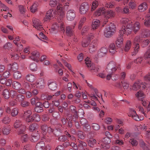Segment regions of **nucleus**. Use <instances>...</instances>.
<instances>
[{
  "label": "nucleus",
  "instance_id": "052dcab7",
  "mask_svg": "<svg viewBox=\"0 0 150 150\" xmlns=\"http://www.w3.org/2000/svg\"><path fill=\"white\" fill-rule=\"evenodd\" d=\"M122 86L125 89H127L129 87V83L126 80H124L122 82Z\"/></svg>",
  "mask_w": 150,
  "mask_h": 150
},
{
  "label": "nucleus",
  "instance_id": "774afa93",
  "mask_svg": "<svg viewBox=\"0 0 150 150\" xmlns=\"http://www.w3.org/2000/svg\"><path fill=\"white\" fill-rule=\"evenodd\" d=\"M144 57L146 59L150 58V49L147 50L145 52L144 55Z\"/></svg>",
  "mask_w": 150,
  "mask_h": 150
},
{
  "label": "nucleus",
  "instance_id": "f8f14e48",
  "mask_svg": "<svg viewBox=\"0 0 150 150\" xmlns=\"http://www.w3.org/2000/svg\"><path fill=\"white\" fill-rule=\"evenodd\" d=\"M89 5L86 3H82L80 6L79 11L81 14H85L88 11L89 8Z\"/></svg>",
  "mask_w": 150,
  "mask_h": 150
},
{
  "label": "nucleus",
  "instance_id": "0eeeda50",
  "mask_svg": "<svg viewBox=\"0 0 150 150\" xmlns=\"http://www.w3.org/2000/svg\"><path fill=\"white\" fill-rule=\"evenodd\" d=\"M13 125L14 127L16 129L18 128L21 126L22 127L23 129H20L18 131V133L19 134L24 133L26 128V127L25 125H22L21 121L20 120H16L14 122Z\"/></svg>",
  "mask_w": 150,
  "mask_h": 150
},
{
  "label": "nucleus",
  "instance_id": "9b49d317",
  "mask_svg": "<svg viewBox=\"0 0 150 150\" xmlns=\"http://www.w3.org/2000/svg\"><path fill=\"white\" fill-rule=\"evenodd\" d=\"M33 26L38 30L42 31L44 30L42 23L38 19L34 18L33 19Z\"/></svg>",
  "mask_w": 150,
  "mask_h": 150
},
{
  "label": "nucleus",
  "instance_id": "c756f323",
  "mask_svg": "<svg viewBox=\"0 0 150 150\" xmlns=\"http://www.w3.org/2000/svg\"><path fill=\"white\" fill-rule=\"evenodd\" d=\"M41 103L39 102H37L36 103V107L35 108V112H41L43 111V108Z\"/></svg>",
  "mask_w": 150,
  "mask_h": 150
},
{
  "label": "nucleus",
  "instance_id": "2f4dec72",
  "mask_svg": "<svg viewBox=\"0 0 150 150\" xmlns=\"http://www.w3.org/2000/svg\"><path fill=\"white\" fill-rule=\"evenodd\" d=\"M145 18L144 23V25L147 27H150V15L147 14L145 16Z\"/></svg>",
  "mask_w": 150,
  "mask_h": 150
},
{
  "label": "nucleus",
  "instance_id": "5fc2aeb1",
  "mask_svg": "<svg viewBox=\"0 0 150 150\" xmlns=\"http://www.w3.org/2000/svg\"><path fill=\"white\" fill-rule=\"evenodd\" d=\"M18 109L16 108H13L11 110V115L13 117H15L16 116L18 112Z\"/></svg>",
  "mask_w": 150,
  "mask_h": 150
},
{
  "label": "nucleus",
  "instance_id": "79ce46f5",
  "mask_svg": "<svg viewBox=\"0 0 150 150\" xmlns=\"http://www.w3.org/2000/svg\"><path fill=\"white\" fill-rule=\"evenodd\" d=\"M40 135L39 134H37L36 135H33L31 136L30 140L31 142H37L40 138Z\"/></svg>",
  "mask_w": 150,
  "mask_h": 150
},
{
  "label": "nucleus",
  "instance_id": "1a4fd4ad",
  "mask_svg": "<svg viewBox=\"0 0 150 150\" xmlns=\"http://www.w3.org/2000/svg\"><path fill=\"white\" fill-rule=\"evenodd\" d=\"M146 84L143 83L140 80H138L136 81L132 86V89L134 91H137L139 88L144 89L146 87Z\"/></svg>",
  "mask_w": 150,
  "mask_h": 150
},
{
  "label": "nucleus",
  "instance_id": "7ed1b4c3",
  "mask_svg": "<svg viewBox=\"0 0 150 150\" xmlns=\"http://www.w3.org/2000/svg\"><path fill=\"white\" fill-rule=\"evenodd\" d=\"M119 68V66H117L115 62L111 61L108 64L105 70L107 72L113 73L116 71L117 68Z\"/></svg>",
  "mask_w": 150,
  "mask_h": 150
},
{
  "label": "nucleus",
  "instance_id": "680f3d73",
  "mask_svg": "<svg viewBox=\"0 0 150 150\" xmlns=\"http://www.w3.org/2000/svg\"><path fill=\"white\" fill-rule=\"evenodd\" d=\"M98 3L97 1L95 0L93 1L91 6V11H94L98 6Z\"/></svg>",
  "mask_w": 150,
  "mask_h": 150
},
{
  "label": "nucleus",
  "instance_id": "c03bdc74",
  "mask_svg": "<svg viewBox=\"0 0 150 150\" xmlns=\"http://www.w3.org/2000/svg\"><path fill=\"white\" fill-rule=\"evenodd\" d=\"M128 6L130 9H134L136 8L137 5L135 1H131L129 2Z\"/></svg>",
  "mask_w": 150,
  "mask_h": 150
},
{
  "label": "nucleus",
  "instance_id": "4c0bfd02",
  "mask_svg": "<svg viewBox=\"0 0 150 150\" xmlns=\"http://www.w3.org/2000/svg\"><path fill=\"white\" fill-rule=\"evenodd\" d=\"M134 50L132 52V55L134 56L136 55L138 53L139 49V44L137 43L136 45H134Z\"/></svg>",
  "mask_w": 150,
  "mask_h": 150
},
{
  "label": "nucleus",
  "instance_id": "39448f33",
  "mask_svg": "<svg viewBox=\"0 0 150 150\" xmlns=\"http://www.w3.org/2000/svg\"><path fill=\"white\" fill-rule=\"evenodd\" d=\"M41 128L42 130V134H43V138L44 139H47V137L50 136L48 134H47V133L49 134H53V129L50 127H48L46 125H42L41 126Z\"/></svg>",
  "mask_w": 150,
  "mask_h": 150
},
{
  "label": "nucleus",
  "instance_id": "dca6fc26",
  "mask_svg": "<svg viewBox=\"0 0 150 150\" xmlns=\"http://www.w3.org/2000/svg\"><path fill=\"white\" fill-rule=\"evenodd\" d=\"M97 41L96 39L95 40L91 43L89 48V50L90 53H92L96 50L97 46Z\"/></svg>",
  "mask_w": 150,
  "mask_h": 150
},
{
  "label": "nucleus",
  "instance_id": "72a5a7b5",
  "mask_svg": "<svg viewBox=\"0 0 150 150\" xmlns=\"http://www.w3.org/2000/svg\"><path fill=\"white\" fill-rule=\"evenodd\" d=\"M11 118L7 115L4 117L1 120V122L3 124H9L11 122Z\"/></svg>",
  "mask_w": 150,
  "mask_h": 150
},
{
  "label": "nucleus",
  "instance_id": "5701e85b",
  "mask_svg": "<svg viewBox=\"0 0 150 150\" xmlns=\"http://www.w3.org/2000/svg\"><path fill=\"white\" fill-rule=\"evenodd\" d=\"M108 52L106 47H103L101 48L98 52V57H102L105 56Z\"/></svg>",
  "mask_w": 150,
  "mask_h": 150
},
{
  "label": "nucleus",
  "instance_id": "7c9ffc66",
  "mask_svg": "<svg viewBox=\"0 0 150 150\" xmlns=\"http://www.w3.org/2000/svg\"><path fill=\"white\" fill-rule=\"evenodd\" d=\"M132 30H133L134 33H136L139 29L140 28V23L139 22L137 21L135 22L133 26H132Z\"/></svg>",
  "mask_w": 150,
  "mask_h": 150
},
{
  "label": "nucleus",
  "instance_id": "a18cd8bd",
  "mask_svg": "<svg viewBox=\"0 0 150 150\" xmlns=\"http://www.w3.org/2000/svg\"><path fill=\"white\" fill-rule=\"evenodd\" d=\"M25 98V97L21 94H18L15 100L18 102H21L23 101Z\"/></svg>",
  "mask_w": 150,
  "mask_h": 150
},
{
  "label": "nucleus",
  "instance_id": "4468645a",
  "mask_svg": "<svg viewBox=\"0 0 150 150\" xmlns=\"http://www.w3.org/2000/svg\"><path fill=\"white\" fill-rule=\"evenodd\" d=\"M129 116L132 117V118L137 121H139L142 120V118H140L137 114L136 111L132 108L129 109Z\"/></svg>",
  "mask_w": 150,
  "mask_h": 150
},
{
  "label": "nucleus",
  "instance_id": "f704fd0d",
  "mask_svg": "<svg viewBox=\"0 0 150 150\" xmlns=\"http://www.w3.org/2000/svg\"><path fill=\"white\" fill-rule=\"evenodd\" d=\"M45 144L44 142L41 141L37 144L36 146V150H42L44 147Z\"/></svg>",
  "mask_w": 150,
  "mask_h": 150
},
{
  "label": "nucleus",
  "instance_id": "f3484780",
  "mask_svg": "<svg viewBox=\"0 0 150 150\" xmlns=\"http://www.w3.org/2000/svg\"><path fill=\"white\" fill-rule=\"evenodd\" d=\"M31 56L29 57V58L35 61L38 62V60L37 59L39 57V52L36 50L34 51L31 52Z\"/></svg>",
  "mask_w": 150,
  "mask_h": 150
},
{
  "label": "nucleus",
  "instance_id": "bf43d9fd",
  "mask_svg": "<svg viewBox=\"0 0 150 150\" xmlns=\"http://www.w3.org/2000/svg\"><path fill=\"white\" fill-rule=\"evenodd\" d=\"M10 94L11 97L12 98H16L18 95L17 92L14 90L11 91Z\"/></svg>",
  "mask_w": 150,
  "mask_h": 150
},
{
  "label": "nucleus",
  "instance_id": "ddd939ff",
  "mask_svg": "<svg viewBox=\"0 0 150 150\" xmlns=\"http://www.w3.org/2000/svg\"><path fill=\"white\" fill-rule=\"evenodd\" d=\"M122 32V31L120 30V34L116 41V44L117 47H120L122 45L123 41V34H125V33H123V32Z\"/></svg>",
  "mask_w": 150,
  "mask_h": 150
},
{
  "label": "nucleus",
  "instance_id": "a19ab883",
  "mask_svg": "<svg viewBox=\"0 0 150 150\" xmlns=\"http://www.w3.org/2000/svg\"><path fill=\"white\" fill-rule=\"evenodd\" d=\"M121 13L125 14H128L130 13L129 8L127 6H125L122 9Z\"/></svg>",
  "mask_w": 150,
  "mask_h": 150
},
{
  "label": "nucleus",
  "instance_id": "6ab92c4d",
  "mask_svg": "<svg viewBox=\"0 0 150 150\" xmlns=\"http://www.w3.org/2000/svg\"><path fill=\"white\" fill-rule=\"evenodd\" d=\"M60 0H50L49 5L51 7H54L57 6V7L59 5H60L62 10H63L62 5L60 3Z\"/></svg>",
  "mask_w": 150,
  "mask_h": 150
},
{
  "label": "nucleus",
  "instance_id": "69168bd1",
  "mask_svg": "<svg viewBox=\"0 0 150 150\" xmlns=\"http://www.w3.org/2000/svg\"><path fill=\"white\" fill-rule=\"evenodd\" d=\"M28 138L27 134L23 135L21 137V141L22 143L25 142L27 141Z\"/></svg>",
  "mask_w": 150,
  "mask_h": 150
},
{
  "label": "nucleus",
  "instance_id": "49530a36",
  "mask_svg": "<svg viewBox=\"0 0 150 150\" xmlns=\"http://www.w3.org/2000/svg\"><path fill=\"white\" fill-rule=\"evenodd\" d=\"M142 39L139 36H137L135 37L133 41V44L134 45H136V44H139L142 41Z\"/></svg>",
  "mask_w": 150,
  "mask_h": 150
},
{
  "label": "nucleus",
  "instance_id": "393cba45",
  "mask_svg": "<svg viewBox=\"0 0 150 150\" xmlns=\"http://www.w3.org/2000/svg\"><path fill=\"white\" fill-rule=\"evenodd\" d=\"M100 25V21L99 20L97 19H94L92 23L91 28L93 30L97 29Z\"/></svg>",
  "mask_w": 150,
  "mask_h": 150
},
{
  "label": "nucleus",
  "instance_id": "09e8293b",
  "mask_svg": "<svg viewBox=\"0 0 150 150\" xmlns=\"http://www.w3.org/2000/svg\"><path fill=\"white\" fill-rule=\"evenodd\" d=\"M140 146L144 150H150V148L149 146H146L144 142L142 141L140 142Z\"/></svg>",
  "mask_w": 150,
  "mask_h": 150
},
{
  "label": "nucleus",
  "instance_id": "6e6d98bb",
  "mask_svg": "<svg viewBox=\"0 0 150 150\" xmlns=\"http://www.w3.org/2000/svg\"><path fill=\"white\" fill-rule=\"evenodd\" d=\"M115 5V3L114 2H108L105 4V6L107 8H112Z\"/></svg>",
  "mask_w": 150,
  "mask_h": 150
},
{
  "label": "nucleus",
  "instance_id": "864d4df0",
  "mask_svg": "<svg viewBox=\"0 0 150 150\" xmlns=\"http://www.w3.org/2000/svg\"><path fill=\"white\" fill-rule=\"evenodd\" d=\"M38 128V125L36 123H33L30 125L29 127V129L30 131L32 132L37 129Z\"/></svg>",
  "mask_w": 150,
  "mask_h": 150
},
{
  "label": "nucleus",
  "instance_id": "603ef678",
  "mask_svg": "<svg viewBox=\"0 0 150 150\" xmlns=\"http://www.w3.org/2000/svg\"><path fill=\"white\" fill-rule=\"evenodd\" d=\"M21 73L19 71H17L14 72L13 76L16 79H20L21 77Z\"/></svg>",
  "mask_w": 150,
  "mask_h": 150
},
{
  "label": "nucleus",
  "instance_id": "0e129e2a",
  "mask_svg": "<svg viewBox=\"0 0 150 150\" xmlns=\"http://www.w3.org/2000/svg\"><path fill=\"white\" fill-rule=\"evenodd\" d=\"M86 18L85 17H83L81 19L79 23L78 28L80 29L81 28L83 23L86 21Z\"/></svg>",
  "mask_w": 150,
  "mask_h": 150
},
{
  "label": "nucleus",
  "instance_id": "412c9836",
  "mask_svg": "<svg viewBox=\"0 0 150 150\" xmlns=\"http://www.w3.org/2000/svg\"><path fill=\"white\" fill-rule=\"evenodd\" d=\"M35 86L36 87L40 89H42L45 87V84L44 80L42 79L38 80L36 83Z\"/></svg>",
  "mask_w": 150,
  "mask_h": 150
},
{
  "label": "nucleus",
  "instance_id": "58836bf2",
  "mask_svg": "<svg viewBox=\"0 0 150 150\" xmlns=\"http://www.w3.org/2000/svg\"><path fill=\"white\" fill-rule=\"evenodd\" d=\"M38 4L37 2H35L30 7V10L32 13H34L37 10Z\"/></svg>",
  "mask_w": 150,
  "mask_h": 150
},
{
  "label": "nucleus",
  "instance_id": "6e6552de",
  "mask_svg": "<svg viewBox=\"0 0 150 150\" xmlns=\"http://www.w3.org/2000/svg\"><path fill=\"white\" fill-rule=\"evenodd\" d=\"M111 141L109 138L105 137L99 141L98 144L101 145V147L103 149H106L110 147L109 144Z\"/></svg>",
  "mask_w": 150,
  "mask_h": 150
},
{
  "label": "nucleus",
  "instance_id": "338daca9",
  "mask_svg": "<svg viewBox=\"0 0 150 150\" xmlns=\"http://www.w3.org/2000/svg\"><path fill=\"white\" fill-rule=\"evenodd\" d=\"M129 142L132 144L133 146H136L138 144V142L137 141L134 139H130Z\"/></svg>",
  "mask_w": 150,
  "mask_h": 150
},
{
  "label": "nucleus",
  "instance_id": "bb28decb",
  "mask_svg": "<svg viewBox=\"0 0 150 150\" xmlns=\"http://www.w3.org/2000/svg\"><path fill=\"white\" fill-rule=\"evenodd\" d=\"M135 96L137 99L139 100L144 99L146 98V96L142 91H139L136 94Z\"/></svg>",
  "mask_w": 150,
  "mask_h": 150
},
{
  "label": "nucleus",
  "instance_id": "cd10ccee",
  "mask_svg": "<svg viewBox=\"0 0 150 150\" xmlns=\"http://www.w3.org/2000/svg\"><path fill=\"white\" fill-rule=\"evenodd\" d=\"M11 130V128L10 125L4 126L2 128V131L4 135L8 134Z\"/></svg>",
  "mask_w": 150,
  "mask_h": 150
},
{
  "label": "nucleus",
  "instance_id": "20e7f679",
  "mask_svg": "<svg viewBox=\"0 0 150 150\" xmlns=\"http://www.w3.org/2000/svg\"><path fill=\"white\" fill-rule=\"evenodd\" d=\"M62 31L63 32L65 31L64 24L62 21L59 22L58 23H55L52 25L50 29H49L51 32L54 33L55 32L57 31L59 28V27Z\"/></svg>",
  "mask_w": 150,
  "mask_h": 150
},
{
  "label": "nucleus",
  "instance_id": "c85d7f7f",
  "mask_svg": "<svg viewBox=\"0 0 150 150\" xmlns=\"http://www.w3.org/2000/svg\"><path fill=\"white\" fill-rule=\"evenodd\" d=\"M105 8L103 7H101L99 8L94 13V15L96 16H99L101 14L104 15V14L105 12Z\"/></svg>",
  "mask_w": 150,
  "mask_h": 150
},
{
  "label": "nucleus",
  "instance_id": "9d476101",
  "mask_svg": "<svg viewBox=\"0 0 150 150\" xmlns=\"http://www.w3.org/2000/svg\"><path fill=\"white\" fill-rule=\"evenodd\" d=\"M85 63L89 69L91 71H94L95 72H97L98 71V67H96L94 64H92L91 62L89 60V58L88 57L85 59Z\"/></svg>",
  "mask_w": 150,
  "mask_h": 150
},
{
  "label": "nucleus",
  "instance_id": "4be33fe9",
  "mask_svg": "<svg viewBox=\"0 0 150 150\" xmlns=\"http://www.w3.org/2000/svg\"><path fill=\"white\" fill-rule=\"evenodd\" d=\"M115 12L111 10L105 11L104 14V16L107 20L108 19L112 18L115 15Z\"/></svg>",
  "mask_w": 150,
  "mask_h": 150
},
{
  "label": "nucleus",
  "instance_id": "de8ad7c7",
  "mask_svg": "<svg viewBox=\"0 0 150 150\" xmlns=\"http://www.w3.org/2000/svg\"><path fill=\"white\" fill-rule=\"evenodd\" d=\"M2 95L5 98L7 99L9 97L10 92L8 89H5L3 92Z\"/></svg>",
  "mask_w": 150,
  "mask_h": 150
},
{
  "label": "nucleus",
  "instance_id": "4d7b16f0",
  "mask_svg": "<svg viewBox=\"0 0 150 150\" xmlns=\"http://www.w3.org/2000/svg\"><path fill=\"white\" fill-rule=\"evenodd\" d=\"M89 145L91 146H93L96 143V141L95 139L90 138L88 140Z\"/></svg>",
  "mask_w": 150,
  "mask_h": 150
},
{
  "label": "nucleus",
  "instance_id": "a211bd4d",
  "mask_svg": "<svg viewBox=\"0 0 150 150\" xmlns=\"http://www.w3.org/2000/svg\"><path fill=\"white\" fill-rule=\"evenodd\" d=\"M76 24V22H74V24L72 25V27L69 26L67 27L66 33L67 35L71 36L73 35V31L72 28H74Z\"/></svg>",
  "mask_w": 150,
  "mask_h": 150
},
{
  "label": "nucleus",
  "instance_id": "13d9d810",
  "mask_svg": "<svg viewBox=\"0 0 150 150\" xmlns=\"http://www.w3.org/2000/svg\"><path fill=\"white\" fill-rule=\"evenodd\" d=\"M142 34L145 37H149L150 35V31L148 29H144L142 31Z\"/></svg>",
  "mask_w": 150,
  "mask_h": 150
},
{
  "label": "nucleus",
  "instance_id": "e433bc0d",
  "mask_svg": "<svg viewBox=\"0 0 150 150\" xmlns=\"http://www.w3.org/2000/svg\"><path fill=\"white\" fill-rule=\"evenodd\" d=\"M12 87L15 89H18L21 87V84L19 82L17 81H14L12 84Z\"/></svg>",
  "mask_w": 150,
  "mask_h": 150
},
{
  "label": "nucleus",
  "instance_id": "8fccbe9b",
  "mask_svg": "<svg viewBox=\"0 0 150 150\" xmlns=\"http://www.w3.org/2000/svg\"><path fill=\"white\" fill-rule=\"evenodd\" d=\"M69 108L72 112L74 113L75 117L77 118L78 117V115L77 111L76 110V108L74 106L71 105L70 106Z\"/></svg>",
  "mask_w": 150,
  "mask_h": 150
},
{
  "label": "nucleus",
  "instance_id": "f03ea898",
  "mask_svg": "<svg viewBox=\"0 0 150 150\" xmlns=\"http://www.w3.org/2000/svg\"><path fill=\"white\" fill-rule=\"evenodd\" d=\"M121 22L124 24L121 31L123 33H125V35H128L131 34L132 31V22L129 20L128 18H124L121 19Z\"/></svg>",
  "mask_w": 150,
  "mask_h": 150
},
{
  "label": "nucleus",
  "instance_id": "aec40b11",
  "mask_svg": "<svg viewBox=\"0 0 150 150\" xmlns=\"http://www.w3.org/2000/svg\"><path fill=\"white\" fill-rule=\"evenodd\" d=\"M148 8V5L145 2L140 4L138 7V9L140 12H143L146 10Z\"/></svg>",
  "mask_w": 150,
  "mask_h": 150
},
{
  "label": "nucleus",
  "instance_id": "a878e982",
  "mask_svg": "<svg viewBox=\"0 0 150 150\" xmlns=\"http://www.w3.org/2000/svg\"><path fill=\"white\" fill-rule=\"evenodd\" d=\"M108 49L109 52L112 54H114L117 52L116 47L113 43H111L109 45Z\"/></svg>",
  "mask_w": 150,
  "mask_h": 150
},
{
  "label": "nucleus",
  "instance_id": "423d86ee",
  "mask_svg": "<svg viewBox=\"0 0 150 150\" xmlns=\"http://www.w3.org/2000/svg\"><path fill=\"white\" fill-rule=\"evenodd\" d=\"M115 30V27L112 23H110L104 31V35L106 37H110L114 33Z\"/></svg>",
  "mask_w": 150,
  "mask_h": 150
},
{
  "label": "nucleus",
  "instance_id": "ea45409f",
  "mask_svg": "<svg viewBox=\"0 0 150 150\" xmlns=\"http://www.w3.org/2000/svg\"><path fill=\"white\" fill-rule=\"evenodd\" d=\"M87 146L86 143L82 141H79L78 144V148L80 150H82L84 149Z\"/></svg>",
  "mask_w": 150,
  "mask_h": 150
},
{
  "label": "nucleus",
  "instance_id": "2eb2a0df",
  "mask_svg": "<svg viewBox=\"0 0 150 150\" xmlns=\"http://www.w3.org/2000/svg\"><path fill=\"white\" fill-rule=\"evenodd\" d=\"M66 16L68 20L71 21L74 19L76 17L74 11L72 9L69 10L67 12Z\"/></svg>",
  "mask_w": 150,
  "mask_h": 150
},
{
  "label": "nucleus",
  "instance_id": "b1692460",
  "mask_svg": "<svg viewBox=\"0 0 150 150\" xmlns=\"http://www.w3.org/2000/svg\"><path fill=\"white\" fill-rule=\"evenodd\" d=\"M49 88L51 90H56L57 87V85L55 81H49L48 83Z\"/></svg>",
  "mask_w": 150,
  "mask_h": 150
},
{
  "label": "nucleus",
  "instance_id": "f257e3e1",
  "mask_svg": "<svg viewBox=\"0 0 150 150\" xmlns=\"http://www.w3.org/2000/svg\"><path fill=\"white\" fill-rule=\"evenodd\" d=\"M60 5H59L57 7L54 11L52 9L49 10L46 13L45 17L44 18V22L49 21L54 17L58 16L60 18H62L64 16V13L63 10H62Z\"/></svg>",
  "mask_w": 150,
  "mask_h": 150
},
{
  "label": "nucleus",
  "instance_id": "c9c22d12",
  "mask_svg": "<svg viewBox=\"0 0 150 150\" xmlns=\"http://www.w3.org/2000/svg\"><path fill=\"white\" fill-rule=\"evenodd\" d=\"M132 45L131 42L129 40H127L124 47V50L126 52L128 51L130 49Z\"/></svg>",
  "mask_w": 150,
  "mask_h": 150
},
{
  "label": "nucleus",
  "instance_id": "e2e57ef3",
  "mask_svg": "<svg viewBox=\"0 0 150 150\" xmlns=\"http://www.w3.org/2000/svg\"><path fill=\"white\" fill-rule=\"evenodd\" d=\"M0 7L1 8V11H6L8 10V8L4 4H3L1 1L0 3Z\"/></svg>",
  "mask_w": 150,
  "mask_h": 150
},
{
  "label": "nucleus",
  "instance_id": "3c124183",
  "mask_svg": "<svg viewBox=\"0 0 150 150\" xmlns=\"http://www.w3.org/2000/svg\"><path fill=\"white\" fill-rule=\"evenodd\" d=\"M33 121L38 122L40 121V118L39 115L37 113H35L32 115Z\"/></svg>",
  "mask_w": 150,
  "mask_h": 150
},
{
  "label": "nucleus",
  "instance_id": "37998d69",
  "mask_svg": "<svg viewBox=\"0 0 150 150\" xmlns=\"http://www.w3.org/2000/svg\"><path fill=\"white\" fill-rule=\"evenodd\" d=\"M37 68V64L35 63H32L29 65V68L32 71H36Z\"/></svg>",
  "mask_w": 150,
  "mask_h": 150
},
{
  "label": "nucleus",
  "instance_id": "473e14b6",
  "mask_svg": "<svg viewBox=\"0 0 150 150\" xmlns=\"http://www.w3.org/2000/svg\"><path fill=\"white\" fill-rule=\"evenodd\" d=\"M26 79L30 82H33L35 79V77L33 74H30L26 75L25 77Z\"/></svg>",
  "mask_w": 150,
  "mask_h": 150
}]
</instances>
